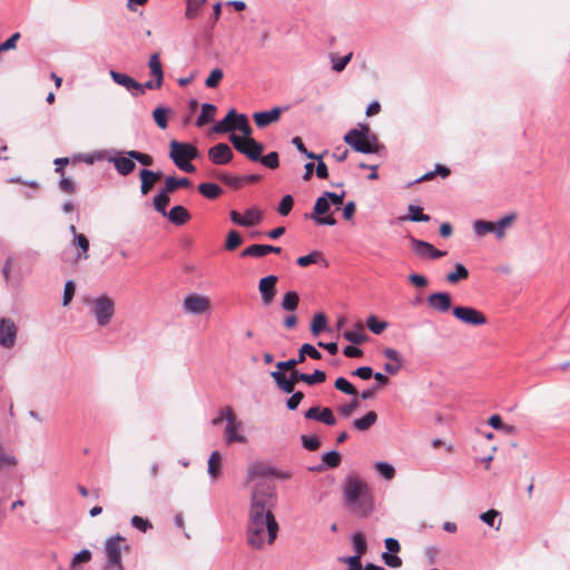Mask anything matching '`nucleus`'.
Segmentation results:
<instances>
[{"label": "nucleus", "instance_id": "f257e3e1", "mask_svg": "<svg viewBox=\"0 0 570 570\" xmlns=\"http://www.w3.org/2000/svg\"><path fill=\"white\" fill-rule=\"evenodd\" d=\"M275 495L271 492L263 500L252 498V549H261L265 543L273 544L279 530L273 514Z\"/></svg>", "mask_w": 570, "mask_h": 570}, {"label": "nucleus", "instance_id": "f03ea898", "mask_svg": "<svg viewBox=\"0 0 570 570\" xmlns=\"http://www.w3.org/2000/svg\"><path fill=\"white\" fill-rule=\"evenodd\" d=\"M343 498L346 508L360 518L368 517L374 510L371 488L356 474L346 476L343 487Z\"/></svg>", "mask_w": 570, "mask_h": 570}, {"label": "nucleus", "instance_id": "7ed1b4c3", "mask_svg": "<svg viewBox=\"0 0 570 570\" xmlns=\"http://www.w3.org/2000/svg\"><path fill=\"white\" fill-rule=\"evenodd\" d=\"M212 130L215 134L229 132L233 146L249 158V121L245 114H238L235 109H230Z\"/></svg>", "mask_w": 570, "mask_h": 570}, {"label": "nucleus", "instance_id": "20e7f679", "mask_svg": "<svg viewBox=\"0 0 570 570\" xmlns=\"http://www.w3.org/2000/svg\"><path fill=\"white\" fill-rule=\"evenodd\" d=\"M198 155V149L191 144L177 140H171L169 144V158L183 171L194 173L196 170L190 161Z\"/></svg>", "mask_w": 570, "mask_h": 570}, {"label": "nucleus", "instance_id": "39448f33", "mask_svg": "<svg viewBox=\"0 0 570 570\" xmlns=\"http://www.w3.org/2000/svg\"><path fill=\"white\" fill-rule=\"evenodd\" d=\"M344 141L355 151L362 154L377 153V139L375 136H368V127L362 126V129L353 128L344 135Z\"/></svg>", "mask_w": 570, "mask_h": 570}, {"label": "nucleus", "instance_id": "423d86ee", "mask_svg": "<svg viewBox=\"0 0 570 570\" xmlns=\"http://www.w3.org/2000/svg\"><path fill=\"white\" fill-rule=\"evenodd\" d=\"M104 551L107 559L105 569L112 570L114 567H120L122 564L121 553L130 552V546L125 537L116 534L106 539Z\"/></svg>", "mask_w": 570, "mask_h": 570}, {"label": "nucleus", "instance_id": "0eeeda50", "mask_svg": "<svg viewBox=\"0 0 570 570\" xmlns=\"http://www.w3.org/2000/svg\"><path fill=\"white\" fill-rule=\"evenodd\" d=\"M223 421L227 422L225 429V440L228 444L234 442H245L246 439L238 433L240 423L237 421L236 415L230 407H224L220 411V414L215 417L212 423L214 425H218Z\"/></svg>", "mask_w": 570, "mask_h": 570}, {"label": "nucleus", "instance_id": "6e6552de", "mask_svg": "<svg viewBox=\"0 0 570 570\" xmlns=\"http://www.w3.org/2000/svg\"><path fill=\"white\" fill-rule=\"evenodd\" d=\"M92 313L100 326H106L115 313V304L110 297L102 295L92 301Z\"/></svg>", "mask_w": 570, "mask_h": 570}, {"label": "nucleus", "instance_id": "1a4fd4ad", "mask_svg": "<svg viewBox=\"0 0 570 570\" xmlns=\"http://www.w3.org/2000/svg\"><path fill=\"white\" fill-rule=\"evenodd\" d=\"M453 315L460 322L472 326H481L488 322L487 316L481 311L470 306H455Z\"/></svg>", "mask_w": 570, "mask_h": 570}, {"label": "nucleus", "instance_id": "9d476101", "mask_svg": "<svg viewBox=\"0 0 570 570\" xmlns=\"http://www.w3.org/2000/svg\"><path fill=\"white\" fill-rule=\"evenodd\" d=\"M183 307L186 313L199 315L210 309L212 302L205 295L190 294L184 298Z\"/></svg>", "mask_w": 570, "mask_h": 570}, {"label": "nucleus", "instance_id": "9b49d317", "mask_svg": "<svg viewBox=\"0 0 570 570\" xmlns=\"http://www.w3.org/2000/svg\"><path fill=\"white\" fill-rule=\"evenodd\" d=\"M330 206L331 205L328 198L325 196L324 193L316 199L314 204V213L311 215V218L320 225H336V219L332 215L321 217L322 215L326 214L330 210Z\"/></svg>", "mask_w": 570, "mask_h": 570}, {"label": "nucleus", "instance_id": "f8f14e48", "mask_svg": "<svg viewBox=\"0 0 570 570\" xmlns=\"http://www.w3.org/2000/svg\"><path fill=\"white\" fill-rule=\"evenodd\" d=\"M288 107H274L269 110L264 111H255L252 115V118L255 121V125L263 129L275 122H277L284 111H286Z\"/></svg>", "mask_w": 570, "mask_h": 570}, {"label": "nucleus", "instance_id": "ddd939ff", "mask_svg": "<svg viewBox=\"0 0 570 570\" xmlns=\"http://www.w3.org/2000/svg\"><path fill=\"white\" fill-rule=\"evenodd\" d=\"M278 278L275 275L263 277L258 284V291L264 306H269L276 295V283Z\"/></svg>", "mask_w": 570, "mask_h": 570}, {"label": "nucleus", "instance_id": "4468645a", "mask_svg": "<svg viewBox=\"0 0 570 570\" xmlns=\"http://www.w3.org/2000/svg\"><path fill=\"white\" fill-rule=\"evenodd\" d=\"M412 249L423 258L438 259L445 256V252L436 249L432 244L411 237Z\"/></svg>", "mask_w": 570, "mask_h": 570}, {"label": "nucleus", "instance_id": "2eb2a0df", "mask_svg": "<svg viewBox=\"0 0 570 570\" xmlns=\"http://www.w3.org/2000/svg\"><path fill=\"white\" fill-rule=\"evenodd\" d=\"M17 326L10 318L0 320V345L11 348L16 343Z\"/></svg>", "mask_w": 570, "mask_h": 570}, {"label": "nucleus", "instance_id": "dca6fc26", "mask_svg": "<svg viewBox=\"0 0 570 570\" xmlns=\"http://www.w3.org/2000/svg\"><path fill=\"white\" fill-rule=\"evenodd\" d=\"M426 302L432 309L439 313H446L451 308L452 297L448 292H435L428 296Z\"/></svg>", "mask_w": 570, "mask_h": 570}, {"label": "nucleus", "instance_id": "f3484780", "mask_svg": "<svg viewBox=\"0 0 570 570\" xmlns=\"http://www.w3.org/2000/svg\"><path fill=\"white\" fill-rule=\"evenodd\" d=\"M109 161L115 166L118 174L127 176L131 174L135 168V159L127 155V151H119L109 158Z\"/></svg>", "mask_w": 570, "mask_h": 570}, {"label": "nucleus", "instance_id": "a211bd4d", "mask_svg": "<svg viewBox=\"0 0 570 570\" xmlns=\"http://www.w3.org/2000/svg\"><path fill=\"white\" fill-rule=\"evenodd\" d=\"M304 416L307 420H315L328 426L336 424V417L330 407L321 409L320 406H313L305 412Z\"/></svg>", "mask_w": 570, "mask_h": 570}, {"label": "nucleus", "instance_id": "6ab92c4d", "mask_svg": "<svg viewBox=\"0 0 570 570\" xmlns=\"http://www.w3.org/2000/svg\"><path fill=\"white\" fill-rule=\"evenodd\" d=\"M209 159L216 165H225L233 158V151L227 144L219 142L208 150Z\"/></svg>", "mask_w": 570, "mask_h": 570}, {"label": "nucleus", "instance_id": "aec40b11", "mask_svg": "<svg viewBox=\"0 0 570 570\" xmlns=\"http://www.w3.org/2000/svg\"><path fill=\"white\" fill-rule=\"evenodd\" d=\"M163 177L161 171H153L149 169H141L139 171V178H140V193L142 195H148L151 189L154 188L155 184L160 180Z\"/></svg>", "mask_w": 570, "mask_h": 570}, {"label": "nucleus", "instance_id": "412c9836", "mask_svg": "<svg viewBox=\"0 0 570 570\" xmlns=\"http://www.w3.org/2000/svg\"><path fill=\"white\" fill-rule=\"evenodd\" d=\"M109 75L117 85L125 87L132 95H135L136 88H140V83L126 73L110 70Z\"/></svg>", "mask_w": 570, "mask_h": 570}, {"label": "nucleus", "instance_id": "4be33fe9", "mask_svg": "<svg viewBox=\"0 0 570 570\" xmlns=\"http://www.w3.org/2000/svg\"><path fill=\"white\" fill-rule=\"evenodd\" d=\"M148 67L150 69V75L156 79V86H163L164 70L160 62V55L158 52L153 53L149 57Z\"/></svg>", "mask_w": 570, "mask_h": 570}, {"label": "nucleus", "instance_id": "5701e85b", "mask_svg": "<svg viewBox=\"0 0 570 570\" xmlns=\"http://www.w3.org/2000/svg\"><path fill=\"white\" fill-rule=\"evenodd\" d=\"M166 216L173 224L178 226L186 224L190 219L188 210L180 205L174 206Z\"/></svg>", "mask_w": 570, "mask_h": 570}, {"label": "nucleus", "instance_id": "b1692460", "mask_svg": "<svg viewBox=\"0 0 570 570\" xmlns=\"http://www.w3.org/2000/svg\"><path fill=\"white\" fill-rule=\"evenodd\" d=\"M311 264H322L324 266L328 265L323 253L320 250H313L309 254L297 258V265L301 267H307Z\"/></svg>", "mask_w": 570, "mask_h": 570}, {"label": "nucleus", "instance_id": "393cba45", "mask_svg": "<svg viewBox=\"0 0 570 570\" xmlns=\"http://www.w3.org/2000/svg\"><path fill=\"white\" fill-rule=\"evenodd\" d=\"M274 379L277 387L285 393H293L295 390V385L293 380H289L288 376L281 371H274L271 373Z\"/></svg>", "mask_w": 570, "mask_h": 570}, {"label": "nucleus", "instance_id": "a878e982", "mask_svg": "<svg viewBox=\"0 0 570 570\" xmlns=\"http://www.w3.org/2000/svg\"><path fill=\"white\" fill-rule=\"evenodd\" d=\"M190 186L191 181L186 177L176 178L174 176H169L165 179L164 188L166 193L173 194L178 188H187Z\"/></svg>", "mask_w": 570, "mask_h": 570}, {"label": "nucleus", "instance_id": "bb28decb", "mask_svg": "<svg viewBox=\"0 0 570 570\" xmlns=\"http://www.w3.org/2000/svg\"><path fill=\"white\" fill-rule=\"evenodd\" d=\"M217 112V108L213 104H204L202 106V112L196 120L197 127H203L214 120Z\"/></svg>", "mask_w": 570, "mask_h": 570}, {"label": "nucleus", "instance_id": "cd10ccee", "mask_svg": "<svg viewBox=\"0 0 570 570\" xmlns=\"http://www.w3.org/2000/svg\"><path fill=\"white\" fill-rule=\"evenodd\" d=\"M377 420L374 411H368L364 416L353 421V428L357 431H367Z\"/></svg>", "mask_w": 570, "mask_h": 570}, {"label": "nucleus", "instance_id": "c85d7f7f", "mask_svg": "<svg viewBox=\"0 0 570 570\" xmlns=\"http://www.w3.org/2000/svg\"><path fill=\"white\" fill-rule=\"evenodd\" d=\"M198 190L208 199H216L223 194L222 187L215 183H203L198 186Z\"/></svg>", "mask_w": 570, "mask_h": 570}, {"label": "nucleus", "instance_id": "c756f323", "mask_svg": "<svg viewBox=\"0 0 570 570\" xmlns=\"http://www.w3.org/2000/svg\"><path fill=\"white\" fill-rule=\"evenodd\" d=\"M222 455L218 451H214L208 459V474L213 480L220 475Z\"/></svg>", "mask_w": 570, "mask_h": 570}, {"label": "nucleus", "instance_id": "7c9ffc66", "mask_svg": "<svg viewBox=\"0 0 570 570\" xmlns=\"http://www.w3.org/2000/svg\"><path fill=\"white\" fill-rule=\"evenodd\" d=\"M281 247L265 244H252V257H264L271 253L279 254Z\"/></svg>", "mask_w": 570, "mask_h": 570}, {"label": "nucleus", "instance_id": "2f4dec72", "mask_svg": "<svg viewBox=\"0 0 570 570\" xmlns=\"http://www.w3.org/2000/svg\"><path fill=\"white\" fill-rule=\"evenodd\" d=\"M469 277V271L468 268L461 264L456 263L454 265V272H451L446 275V282L451 284H455L462 279H466Z\"/></svg>", "mask_w": 570, "mask_h": 570}, {"label": "nucleus", "instance_id": "473e14b6", "mask_svg": "<svg viewBox=\"0 0 570 570\" xmlns=\"http://www.w3.org/2000/svg\"><path fill=\"white\" fill-rule=\"evenodd\" d=\"M409 215L401 217V220L409 219L411 222H429L430 216L426 214H423V209L417 205H409L407 207Z\"/></svg>", "mask_w": 570, "mask_h": 570}, {"label": "nucleus", "instance_id": "72a5a7b5", "mask_svg": "<svg viewBox=\"0 0 570 570\" xmlns=\"http://www.w3.org/2000/svg\"><path fill=\"white\" fill-rule=\"evenodd\" d=\"M169 193L165 191V188H163L157 196L154 198V207L155 209L160 213L161 215L166 216L167 212L166 208L170 202Z\"/></svg>", "mask_w": 570, "mask_h": 570}, {"label": "nucleus", "instance_id": "f704fd0d", "mask_svg": "<svg viewBox=\"0 0 570 570\" xmlns=\"http://www.w3.org/2000/svg\"><path fill=\"white\" fill-rule=\"evenodd\" d=\"M299 297L294 291L286 292L282 299V308L288 312H294L298 306Z\"/></svg>", "mask_w": 570, "mask_h": 570}, {"label": "nucleus", "instance_id": "c9c22d12", "mask_svg": "<svg viewBox=\"0 0 570 570\" xmlns=\"http://www.w3.org/2000/svg\"><path fill=\"white\" fill-rule=\"evenodd\" d=\"M495 224L488 220L478 219L473 223V232L476 236H485L489 233H494Z\"/></svg>", "mask_w": 570, "mask_h": 570}, {"label": "nucleus", "instance_id": "e433bc0d", "mask_svg": "<svg viewBox=\"0 0 570 570\" xmlns=\"http://www.w3.org/2000/svg\"><path fill=\"white\" fill-rule=\"evenodd\" d=\"M206 0H187L185 17L188 20L196 19L198 17L200 8L205 4Z\"/></svg>", "mask_w": 570, "mask_h": 570}, {"label": "nucleus", "instance_id": "4c0bfd02", "mask_svg": "<svg viewBox=\"0 0 570 570\" xmlns=\"http://www.w3.org/2000/svg\"><path fill=\"white\" fill-rule=\"evenodd\" d=\"M517 218V215L515 214H509L504 217H502L501 219L498 220V223H494L495 224V229H494V234L497 236V238H502L504 236V229L507 227H509Z\"/></svg>", "mask_w": 570, "mask_h": 570}, {"label": "nucleus", "instance_id": "58836bf2", "mask_svg": "<svg viewBox=\"0 0 570 570\" xmlns=\"http://www.w3.org/2000/svg\"><path fill=\"white\" fill-rule=\"evenodd\" d=\"M366 326L373 334H381L389 326L387 322L380 321L375 315H370L366 320Z\"/></svg>", "mask_w": 570, "mask_h": 570}, {"label": "nucleus", "instance_id": "ea45409f", "mask_svg": "<svg viewBox=\"0 0 570 570\" xmlns=\"http://www.w3.org/2000/svg\"><path fill=\"white\" fill-rule=\"evenodd\" d=\"M73 245H77L81 250L82 254H79L77 256V259L83 258L87 259L89 257L88 250H89V240L83 234H76L72 240Z\"/></svg>", "mask_w": 570, "mask_h": 570}, {"label": "nucleus", "instance_id": "a19ab883", "mask_svg": "<svg viewBox=\"0 0 570 570\" xmlns=\"http://www.w3.org/2000/svg\"><path fill=\"white\" fill-rule=\"evenodd\" d=\"M91 558H92L91 552L88 549H83L73 556V558L70 562V568L72 570L79 569L82 563L89 562L91 560Z\"/></svg>", "mask_w": 570, "mask_h": 570}, {"label": "nucleus", "instance_id": "79ce46f5", "mask_svg": "<svg viewBox=\"0 0 570 570\" xmlns=\"http://www.w3.org/2000/svg\"><path fill=\"white\" fill-rule=\"evenodd\" d=\"M243 243V238L240 234L236 230H230L227 235L225 249L228 252H233L237 249Z\"/></svg>", "mask_w": 570, "mask_h": 570}, {"label": "nucleus", "instance_id": "37998d69", "mask_svg": "<svg viewBox=\"0 0 570 570\" xmlns=\"http://www.w3.org/2000/svg\"><path fill=\"white\" fill-rule=\"evenodd\" d=\"M334 386L336 390L347 394V395H353V396H357V391L356 389L353 386L352 383H350L345 377L341 376V377H337L335 383H334Z\"/></svg>", "mask_w": 570, "mask_h": 570}, {"label": "nucleus", "instance_id": "c03bdc74", "mask_svg": "<svg viewBox=\"0 0 570 570\" xmlns=\"http://www.w3.org/2000/svg\"><path fill=\"white\" fill-rule=\"evenodd\" d=\"M322 461L323 465L327 468H336L341 463V454L335 450L325 452L322 456Z\"/></svg>", "mask_w": 570, "mask_h": 570}, {"label": "nucleus", "instance_id": "a18cd8bd", "mask_svg": "<svg viewBox=\"0 0 570 570\" xmlns=\"http://www.w3.org/2000/svg\"><path fill=\"white\" fill-rule=\"evenodd\" d=\"M326 374L322 370H315L311 374H306L302 377V382L308 384V385H315L325 382Z\"/></svg>", "mask_w": 570, "mask_h": 570}, {"label": "nucleus", "instance_id": "49530a36", "mask_svg": "<svg viewBox=\"0 0 570 570\" xmlns=\"http://www.w3.org/2000/svg\"><path fill=\"white\" fill-rule=\"evenodd\" d=\"M17 464V458L7 453L0 444V470L14 468Z\"/></svg>", "mask_w": 570, "mask_h": 570}, {"label": "nucleus", "instance_id": "de8ad7c7", "mask_svg": "<svg viewBox=\"0 0 570 570\" xmlns=\"http://www.w3.org/2000/svg\"><path fill=\"white\" fill-rule=\"evenodd\" d=\"M327 320L323 313H317L311 324V332L314 335H318L322 331L326 328Z\"/></svg>", "mask_w": 570, "mask_h": 570}, {"label": "nucleus", "instance_id": "09e8293b", "mask_svg": "<svg viewBox=\"0 0 570 570\" xmlns=\"http://www.w3.org/2000/svg\"><path fill=\"white\" fill-rule=\"evenodd\" d=\"M358 331H346L343 336L346 341L353 344H362L365 341V335L362 333L363 326L361 323L357 324Z\"/></svg>", "mask_w": 570, "mask_h": 570}, {"label": "nucleus", "instance_id": "8fccbe9b", "mask_svg": "<svg viewBox=\"0 0 570 570\" xmlns=\"http://www.w3.org/2000/svg\"><path fill=\"white\" fill-rule=\"evenodd\" d=\"M301 360L305 361L306 356H309L313 360H321L322 354L312 344L305 343L299 348Z\"/></svg>", "mask_w": 570, "mask_h": 570}, {"label": "nucleus", "instance_id": "3c124183", "mask_svg": "<svg viewBox=\"0 0 570 570\" xmlns=\"http://www.w3.org/2000/svg\"><path fill=\"white\" fill-rule=\"evenodd\" d=\"M352 542L354 550L356 551L355 556L362 557V554H364L367 549L364 535L360 532L354 533L352 537Z\"/></svg>", "mask_w": 570, "mask_h": 570}, {"label": "nucleus", "instance_id": "603ef678", "mask_svg": "<svg viewBox=\"0 0 570 570\" xmlns=\"http://www.w3.org/2000/svg\"><path fill=\"white\" fill-rule=\"evenodd\" d=\"M258 163L265 166L268 169H276L279 166V158L276 151H271L267 155L263 156Z\"/></svg>", "mask_w": 570, "mask_h": 570}, {"label": "nucleus", "instance_id": "864d4df0", "mask_svg": "<svg viewBox=\"0 0 570 570\" xmlns=\"http://www.w3.org/2000/svg\"><path fill=\"white\" fill-rule=\"evenodd\" d=\"M167 114H168V109H166L164 107H157L153 112L155 122L161 129L167 128V125H168Z\"/></svg>", "mask_w": 570, "mask_h": 570}, {"label": "nucleus", "instance_id": "5fc2aeb1", "mask_svg": "<svg viewBox=\"0 0 570 570\" xmlns=\"http://www.w3.org/2000/svg\"><path fill=\"white\" fill-rule=\"evenodd\" d=\"M375 469L386 480H391L395 475L393 465L387 462H376Z\"/></svg>", "mask_w": 570, "mask_h": 570}, {"label": "nucleus", "instance_id": "6e6d98bb", "mask_svg": "<svg viewBox=\"0 0 570 570\" xmlns=\"http://www.w3.org/2000/svg\"><path fill=\"white\" fill-rule=\"evenodd\" d=\"M293 205H294V199L291 195L283 196V198L281 199L278 207H277L278 214L281 216H287L291 213Z\"/></svg>", "mask_w": 570, "mask_h": 570}, {"label": "nucleus", "instance_id": "4d7b16f0", "mask_svg": "<svg viewBox=\"0 0 570 570\" xmlns=\"http://www.w3.org/2000/svg\"><path fill=\"white\" fill-rule=\"evenodd\" d=\"M127 155L146 167H149L154 164V158L148 154H144L137 150H129L127 151Z\"/></svg>", "mask_w": 570, "mask_h": 570}, {"label": "nucleus", "instance_id": "13d9d810", "mask_svg": "<svg viewBox=\"0 0 570 570\" xmlns=\"http://www.w3.org/2000/svg\"><path fill=\"white\" fill-rule=\"evenodd\" d=\"M304 361L301 360V354L298 353V356L296 358H289L287 361H281L276 364L277 371L284 372V371H291L295 370L296 365L303 363Z\"/></svg>", "mask_w": 570, "mask_h": 570}, {"label": "nucleus", "instance_id": "bf43d9fd", "mask_svg": "<svg viewBox=\"0 0 570 570\" xmlns=\"http://www.w3.org/2000/svg\"><path fill=\"white\" fill-rule=\"evenodd\" d=\"M130 522L134 528L141 532H147L149 529L153 528V524L149 520L144 519L142 517L139 515H134Z\"/></svg>", "mask_w": 570, "mask_h": 570}, {"label": "nucleus", "instance_id": "052dcab7", "mask_svg": "<svg viewBox=\"0 0 570 570\" xmlns=\"http://www.w3.org/2000/svg\"><path fill=\"white\" fill-rule=\"evenodd\" d=\"M303 446L308 451H316L321 446V442L315 435H302Z\"/></svg>", "mask_w": 570, "mask_h": 570}, {"label": "nucleus", "instance_id": "680f3d73", "mask_svg": "<svg viewBox=\"0 0 570 570\" xmlns=\"http://www.w3.org/2000/svg\"><path fill=\"white\" fill-rule=\"evenodd\" d=\"M223 71L218 68L216 69H213L209 73V76L207 77L206 81H205V85L208 87V88H215L219 85L220 80L223 79Z\"/></svg>", "mask_w": 570, "mask_h": 570}, {"label": "nucleus", "instance_id": "e2e57ef3", "mask_svg": "<svg viewBox=\"0 0 570 570\" xmlns=\"http://www.w3.org/2000/svg\"><path fill=\"white\" fill-rule=\"evenodd\" d=\"M292 144L297 148V150L302 154H304L308 159H320L322 158V156H318V155H315L314 153L312 151H308L304 144H303V140L299 138V137H294L292 139Z\"/></svg>", "mask_w": 570, "mask_h": 570}, {"label": "nucleus", "instance_id": "0e129e2a", "mask_svg": "<svg viewBox=\"0 0 570 570\" xmlns=\"http://www.w3.org/2000/svg\"><path fill=\"white\" fill-rule=\"evenodd\" d=\"M304 399V393L301 391L293 392L292 396L286 401V407L289 411H294L298 407L299 403Z\"/></svg>", "mask_w": 570, "mask_h": 570}, {"label": "nucleus", "instance_id": "69168bd1", "mask_svg": "<svg viewBox=\"0 0 570 570\" xmlns=\"http://www.w3.org/2000/svg\"><path fill=\"white\" fill-rule=\"evenodd\" d=\"M75 292H76L75 283L72 281H68L65 285V291H63V298H62L63 306H67L71 302V299L75 295Z\"/></svg>", "mask_w": 570, "mask_h": 570}, {"label": "nucleus", "instance_id": "338daca9", "mask_svg": "<svg viewBox=\"0 0 570 570\" xmlns=\"http://www.w3.org/2000/svg\"><path fill=\"white\" fill-rule=\"evenodd\" d=\"M358 404L357 396H355L348 404L340 406L338 411L343 416L348 417L358 407Z\"/></svg>", "mask_w": 570, "mask_h": 570}, {"label": "nucleus", "instance_id": "774afa93", "mask_svg": "<svg viewBox=\"0 0 570 570\" xmlns=\"http://www.w3.org/2000/svg\"><path fill=\"white\" fill-rule=\"evenodd\" d=\"M341 561L348 564V570H362V563H361L360 556H351L347 558H341Z\"/></svg>", "mask_w": 570, "mask_h": 570}]
</instances>
